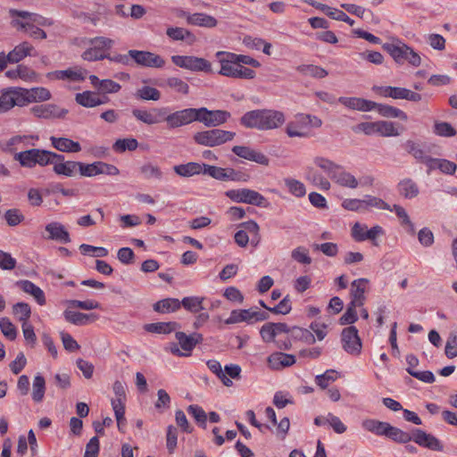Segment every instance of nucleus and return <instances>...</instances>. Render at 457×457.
<instances>
[{"instance_id": "obj_1", "label": "nucleus", "mask_w": 457, "mask_h": 457, "mask_svg": "<svg viewBox=\"0 0 457 457\" xmlns=\"http://www.w3.org/2000/svg\"><path fill=\"white\" fill-rule=\"evenodd\" d=\"M286 121L285 114L277 110L258 109L245 112L240 123L247 129L270 130L281 127Z\"/></svg>"}, {"instance_id": "obj_2", "label": "nucleus", "mask_w": 457, "mask_h": 457, "mask_svg": "<svg viewBox=\"0 0 457 457\" xmlns=\"http://www.w3.org/2000/svg\"><path fill=\"white\" fill-rule=\"evenodd\" d=\"M313 163L337 186L349 189H356L359 187L357 178L333 161L322 156H316L313 158Z\"/></svg>"}, {"instance_id": "obj_3", "label": "nucleus", "mask_w": 457, "mask_h": 457, "mask_svg": "<svg viewBox=\"0 0 457 457\" xmlns=\"http://www.w3.org/2000/svg\"><path fill=\"white\" fill-rule=\"evenodd\" d=\"M54 158L58 160L62 159V154L39 148L21 151L16 153L13 156V159L18 162L21 167L29 169H32L36 167V165L41 167L47 166L50 162H54Z\"/></svg>"}, {"instance_id": "obj_4", "label": "nucleus", "mask_w": 457, "mask_h": 457, "mask_svg": "<svg viewBox=\"0 0 457 457\" xmlns=\"http://www.w3.org/2000/svg\"><path fill=\"white\" fill-rule=\"evenodd\" d=\"M9 15L12 19L11 25L17 30L27 31L30 25L37 24L43 27H50L54 25V21L51 18L44 17L36 12L28 11L10 9Z\"/></svg>"}, {"instance_id": "obj_5", "label": "nucleus", "mask_w": 457, "mask_h": 457, "mask_svg": "<svg viewBox=\"0 0 457 457\" xmlns=\"http://www.w3.org/2000/svg\"><path fill=\"white\" fill-rule=\"evenodd\" d=\"M235 136L236 133L233 131L213 129L196 132L194 135V140L198 145L215 147L231 141Z\"/></svg>"}, {"instance_id": "obj_6", "label": "nucleus", "mask_w": 457, "mask_h": 457, "mask_svg": "<svg viewBox=\"0 0 457 457\" xmlns=\"http://www.w3.org/2000/svg\"><path fill=\"white\" fill-rule=\"evenodd\" d=\"M384 49L386 50L397 63L408 62L415 67L420 66L421 63V58L419 54L403 43L386 44L384 45Z\"/></svg>"}, {"instance_id": "obj_7", "label": "nucleus", "mask_w": 457, "mask_h": 457, "mask_svg": "<svg viewBox=\"0 0 457 457\" xmlns=\"http://www.w3.org/2000/svg\"><path fill=\"white\" fill-rule=\"evenodd\" d=\"M175 337L180 348L177 344H171L170 346V351L172 354L180 357L190 356L195 346L203 341V336L199 333L187 335L184 332L177 331Z\"/></svg>"}, {"instance_id": "obj_8", "label": "nucleus", "mask_w": 457, "mask_h": 457, "mask_svg": "<svg viewBox=\"0 0 457 457\" xmlns=\"http://www.w3.org/2000/svg\"><path fill=\"white\" fill-rule=\"evenodd\" d=\"M225 195L235 203H242L259 207H267L269 203L259 192L250 188L230 189L225 192Z\"/></svg>"}, {"instance_id": "obj_9", "label": "nucleus", "mask_w": 457, "mask_h": 457, "mask_svg": "<svg viewBox=\"0 0 457 457\" xmlns=\"http://www.w3.org/2000/svg\"><path fill=\"white\" fill-rule=\"evenodd\" d=\"M230 116V112L224 110L210 111L205 107L195 108V121L202 122L209 128L224 124Z\"/></svg>"}, {"instance_id": "obj_10", "label": "nucleus", "mask_w": 457, "mask_h": 457, "mask_svg": "<svg viewBox=\"0 0 457 457\" xmlns=\"http://www.w3.org/2000/svg\"><path fill=\"white\" fill-rule=\"evenodd\" d=\"M171 61L176 66L191 71H203L206 73L212 71V63L202 57L194 55H172Z\"/></svg>"}, {"instance_id": "obj_11", "label": "nucleus", "mask_w": 457, "mask_h": 457, "mask_svg": "<svg viewBox=\"0 0 457 457\" xmlns=\"http://www.w3.org/2000/svg\"><path fill=\"white\" fill-rule=\"evenodd\" d=\"M23 96V87H10L3 89L0 94V113L7 112L14 106H26Z\"/></svg>"}, {"instance_id": "obj_12", "label": "nucleus", "mask_w": 457, "mask_h": 457, "mask_svg": "<svg viewBox=\"0 0 457 457\" xmlns=\"http://www.w3.org/2000/svg\"><path fill=\"white\" fill-rule=\"evenodd\" d=\"M372 90L383 97H391L393 99H404L412 102H420L421 95L415 93L410 89L400 87L390 86H374Z\"/></svg>"}, {"instance_id": "obj_13", "label": "nucleus", "mask_w": 457, "mask_h": 457, "mask_svg": "<svg viewBox=\"0 0 457 457\" xmlns=\"http://www.w3.org/2000/svg\"><path fill=\"white\" fill-rule=\"evenodd\" d=\"M269 318L268 313L260 312L257 308H250L244 310H233L229 317L225 320V324H236L239 322L253 323V321H262Z\"/></svg>"}, {"instance_id": "obj_14", "label": "nucleus", "mask_w": 457, "mask_h": 457, "mask_svg": "<svg viewBox=\"0 0 457 457\" xmlns=\"http://www.w3.org/2000/svg\"><path fill=\"white\" fill-rule=\"evenodd\" d=\"M128 55L140 66L148 68H162L165 65V60L152 52L129 50Z\"/></svg>"}, {"instance_id": "obj_15", "label": "nucleus", "mask_w": 457, "mask_h": 457, "mask_svg": "<svg viewBox=\"0 0 457 457\" xmlns=\"http://www.w3.org/2000/svg\"><path fill=\"white\" fill-rule=\"evenodd\" d=\"M343 349L349 354L359 355L361 352V341L358 335V329L350 326L343 329L341 334Z\"/></svg>"}, {"instance_id": "obj_16", "label": "nucleus", "mask_w": 457, "mask_h": 457, "mask_svg": "<svg viewBox=\"0 0 457 457\" xmlns=\"http://www.w3.org/2000/svg\"><path fill=\"white\" fill-rule=\"evenodd\" d=\"M29 111L35 117L46 120L63 119L69 112L67 109L54 104L34 105Z\"/></svg>"}, {"instance_id": "obj_17", "label": "nucleus", "mask_w": 457, "mask_h": 457, "mask_svg": "<svg viewBox=\"0 0 457 457\" xmlns=\"http://www.w3.org/2000/svg\"><path fill=\"white\" fill-rule=\"evenodd\" d=\"M215 56L220 65L219 74L234 79L237 72V68L239 64L237 54L219 51L216 53Z\"/></svg>"}, {"instance_id": "obj_18", "label": "nucleus", "mask_w": 457, "mask_h": 457, "mask_svg": "<svg viewBox=\"0 0 457 457\" xmlns=\"http://www.w3.org/2000/svg\"><path fill=\"white\" fill-rule=\"evenodd\" d=\"M420 446L430 449L432 451L441 452L444 449V445L441 441L431 434H428L425 431L415 428L412 431V439Z\"/></svg>"}, {"instance_id": "obj_19", "label": "nucleus", "mask_w": 457, "mask_h": 457, "mask_svg": "<svg viewBox=\"0 0 457 457\" xmlns=\"http://www.w3.org/2000/svg\"><path fill=\"white\" fill-rule=\"evenodd\" d=\"M166 114L165 108H153L149 111L133 109L132 115L139 121L146 125H154L161 122Z\"/></svg>"}, {"instance_id": "obj_20", "label": "nucleus", "mask_w": 457, "mask_h": 457, "mask_svg": "<svg viewBox=\"0 0 457 457\" xmlns=\"http://www.w3.org/2000/svg\"><path fill=\"white\" fill-rule=\"evenodd\" d=\"M163 120L167 121L169 128L174 129L195 121V108H187L172 112Z\"/></svg>"}, {"instance_id": "obj_21", "label": "nucleus", "mask_w": 457, "mask_h": 457, "mask_svg": "<svg viewBox=\"0 0 457 457\" xmlns=\"http://www.w3.org/2000/svg\"><path fill=\"white\" fill-rule=\"evenodd\" d=\"M203 174H207L212 178L221 181L241 180L239 172H237L233 169H224L221 167L212 166L204 163L203 168Z\"/></svg>"}, {"instance_id": "obj_22", "label": "nucleus", "mask_w": 457, "mask_h": 457, "mask_svg": "<svg viewBox=\"0 0 457 457\" xmlns=\"http://www.w3.org/2000/svg\"><path fill=\"white\" fill-rule=\"evenodd\" d=\"M232 152L240 158L254 162L262 165H269V158L262 153L245 145H235Z\"/></svg>"}, {"instance_id": "obj_23", "label": "nucleus", "mask_w": 457, "mask_h": 457, "mask_svg": "<svg viewBox=\"0 0 457 457\" xmlns=\"http://www.w3.org/2000/svg\"><path fill=\"white\" fill-rule=\"evenodd\" d=\"M337 101L348 109L360 112H370L376 106V102L361 97L341 96Z\"/></svg>"}, {"instance_id": "obj_24", "label": "nucleus", "mask_w": 457, "mask_h": 457, "mask_svg": "<svg viewBox=\"0 0 457 457\" xmlns=\"http://www.w3.org/2000/svg\"><path fill=\"white\" fill-rule=\"evenodd\" d=\"M62 159L58 160L56 158L54 159L53 164L54 171L58 175H63L66 177H75L79 174V162L75 161H66L64 162V156L62 155Z\"/></svg>"}, {"instance_id": "obj_25", "label": "nucleus", "mask_w": 457, "mask_h": 457, "mask_svg": "<svg viewBox=\"0 0 457 457\" xmlns=\"http://www.w3.org/2000/svg\"><path fill=\"white\" fill-rule=\"evenodd\" d=\"M369 283L367 278H358L352 282L351 284V302L352 305H360L362 306L365 302V292L366 286Z\"/></svg>"}, {"instance_id": "obj_26", "label": "nucleus", "mask_w": 457, "mask_h": 457, "mask_svg": "<svg viewBox=\"0 0 457 457\" xmlns=\"http://www.w3.org/2000/svg\"><path fill=\"white\" fill-rule=\"evenodd\" d=\"M50 142L53 147L63 153H79L81 151V145L79 142L73 141L68 137H50Z\"/></svg>"}, {"instance_id": "obj_27", "label": "nucleus", "mask_w": 457, "mask_h": 457, "mask_svg": "<svg viewBox=\"0 0 457 457\" xmlns=\"http://www.w3.org/2000/svg\"><path fill=\"white\" fill-rule=\"evenodd\" d=\"M46 231L48 232L47 239L55 240L62 243L71 242V237L65 227L60 222H50L46 226Z\"/></svg>"}, {"instance_id": "obj_28", "label": "nucleus", "mask_w": 457, "mask_h": 457, "mask_svg": "<svg viewBox=\"0 0 457 457\" xmlns=\"http://www.w3.org/2000/svg\"><path fill=\"white\" fill-rule=\"evenodd\" d=\"M23 95L26 105L30 103L47 101L51 99L52 96L50 91L42 87H32L29 89L23 88Z\"/></svg>"}, {"instance_id": "obj_29", "label": "nucleus", "mask_w": 457, "mask_h": 457, "mask_svg": "<svg viewBox=\"0 0 457 457\" xmlns=\"http://www.w3.org/2000/svg\"><path fill=\"white\" fill-rule=\"evenodd\" d=\"M37 53L35 47L29 42L23 41L17 45L11 52L10 58L12 63H17L27 56H37Z\"/></svg>"}, {"instance_id": "obj_30", "label": "nucleus", "mask_w": 457, "mask_h": 457, "mask_svg": "<svg viewBox=\"0 0 457 457\" xmlns=\"http://www.w3.org/2000/svg\"><path fill=\"white\" fill-rule=\"evenodd\" d=\"M397 191L405 199H413L419 195L420 187L412 179L405 178L398 182Z\"/></svg>"}, {"instance_id": "obj_31", "label": "nucleus", "mask_w": 457, "mask_h": 457, "mask_svg": "<svg viewBox=\"0 0 457 457\" xmlns=\"http://www.w3.org/2000/svg\"><path fill=\"white\" fill-rule=\"evenodd\" d=\"M268 363L271 369L280 370L295 364V357L293 354L274 353L268 357Z\"/></svg>"}, {"instance_id": "obj_32", "label": "nucleus", "mask_w": 457, "mask_h": 457, "mask_svg": "<svg viewBox=\"0 0 457 457\" xmlns=\"http://www.w3.org/2000/svg\"><path fill=\"white\" fill-rule=\"evenodd\" d=\"M64 319L67 322H70L76 326L86 325L89 322H93L97 319V316L94 313H82L74 312L67 309L63 312Z\"/></svg>"}, {"instance_id": "obj_33", "label": "nucleus", "mask_w": 457, "mask_h": 457, "mask_svg": "<svg viewBox=\"0 0 457 457\" xmlns=\"http://www.w3.org/2000/svg\"><path fill=\"white\" fill-rule=\"evenodd\" d=\"M16 285L26 294L30 295L34 297L36 302L39 305L46 304V296L44 291L34 283L29 280H20L16 283Z\"/></svg>"}, {"instance_id": "obj_34", "label": "nucleus", "mask_w": 457, "mask_h": 457, "mask_svg": "<svg viewBox=\"0 0 457 457\" xmlns=\"http://www.w3.org/2000/svg\"><path fill=\"white\" fill-rule=\"evenodd\" d=\"M5 76L11 79H21L28 82L36 81L37 79V73L25 65H18L14 69L8 70Z\"/></svg>"}, {"instance_id": "obj_35", "label": "nucleus", "mask_w": 457, "mask_h": 457, "mask_svg": "<svg viewBox=\"0 0 457 457\" xmlns=\"http://www.w3.org/2000/svg\"><path fill=\"white\" fill-rule=\"evenodd\" d=\"M218 21L212 15L205 12H195L191 17H188V25L197 26L206 29L215 28Z\"/></svg>"}, {"instance_id": "obj_36", "label": "nucleus", "mask_w": 457, "mask_h": 457, "mask_svg": "<svg viewBox=\"0 0 457 457\" xmlns=\"http://www.w3.org/2000/svg\"><path fill=\"white\" fill-rule=\"evenodd\" d=\"M53 75L57 79L82 81L86 79L87 71L79 67H75L72 69H67L63 71H56L53 73Z\"/></svg>"}, {"instance_id": "obj_37", "label": "nucleus", "mask_w": 457, "mask_h": 457, "mask_svg": "<svg viewBox=\"0 0 457 457\" xmlns=\"http://www.w3.org/2000/svg\"><path fill=\"white\" fill-rule=\"evenodd\" d=\"M374 110H377L379 115L386 118H398L401 120H407L408 116L407 114L392 105L384 104H378L376 103V106H374Z\"/></svg>"}, {"instance_id": "obj_38", "label": "nucleus", "mask_w": 457, "mask_h": 457, "mask_svg": "<svg viewBox=\"0 0 457 457\" xmlns=\"http://www.w3.org/2000/svg\"><path fill=\"white\" fill-rule=\"evenodd\" d=\"M428 172L434 170H439L445 174H453L456 171L457 165L446 159L432 158L428 160Z\"/></svg>"}, {"instance_id": "obj_39", "label": "nucleus", "mask_w": 457, "mask_h": 457, "mask_svg": "<svg viewBox=\"0 0 457 457\" xmlns=\"http://www.w3.org/2000/svg\"><path fill=\"white\" fill-rule=\"evenodd\" d=\"M75 100L79 104L87 108L96 107L105 103L92 91L78 93L75 96Z\"/></svg>"}, {"instance_id": "obj_40", "label": "nucleus", "mask_w": 457, "mask_h": 457, "mask_svg": "<svg viewBox=\"0 0 457 457\" xmlns=\"http://www.w3.org/2000/svg\"><path fill=\"white\" fill-rule=\"evenodd\" d=\"M180 328L175 321L150 323L145 326V329L151 333L170 334Z\"/></svg>"}, {"instance_id": "obj_41", "label": "nucleus", "mask_w": 457, "mask_h": 457, "mask_svg": "<svg viewBox=\"0 0 457 457\" xmlns=\"http://www.w3.org/2000/svg\"><path fill=\"white\" fill-rule=\"evenodd\" d=\"M306 179L320 190L328 191L331 188V182L329 179L321 173L314 170L312 168L309 169Z\"/></svg>"}, {"instance_id": "obj_42", "label": "nucleus", "mask_w": 457, "mask_h": 457, "mask_svg": "<svg viewBox=\"0 0 457 457\" xmlns=\"http://www.w3.org/2000/svg\"><path fill=\"white\" fill-rule=\"evenodd\" d=\"M180 301L176 298H165L154 304V310L160 313L174 312L180 309Z\"/></svg>"}, {"instance_id": "obj_43", "label": "nucleus", "mask_w": 457, "mask_h": 457, "mask_svg": "<svg viewBox=\"0 0 457 457\" xmlns=\"http://www.w3.org/2000/svg\"><path fill=\"white\" fill-rule=\"evenodd\" d=\"M405 150L411 154L416 160H418L420 162H423L428 166L429 162L428 160H431L432 157L428 156L426 152L422 149L420 144L408 140L405 143Z\"/></svg>"}, {"instance_id": "obj_44", "label": "nucleus", "mask_w": 457, "mask_h": 457, "mask_svg": "<svg viewBox=\"0 0 457 457\" xmlns=\"http://www.w3.org/2000/svg\"><path fill=\"white\" fill-rule=\"evenodd\" d=\"M204 164L197 162H187L174 166V171L181 177H192L203 173Z\"/></svg>"}, {"instance_id": "obj_45", "label": "nucleus", "mask_w": 457, "mask_h": 457, "mask_svg": "<svg viewBox=\"0 0 457 457\" xmlns=\"http://www.w3.org/2000/svg\"><path fill=\"white\" fill-rule=\"evenodd\" d=\"M363 199H364V211H370L372 209H376V210H386V211L393 212L392 207L380 197L371 195H364Z\"/></svg>"}, {"instance_id": "obj_46", "label": "nucleus", "mask_w": 457, "mask_h": 457, "mask_svg": "<svg viewBox=\"0 0 457 457\" xmlns=\"http://www.w3.org/2000/svg\"><path fill=\"white\" fill-rule=\"evenodd\" d=\"M388 424L389 423L385 421L367 419L362 421L361 426L365 430L369 432L374 433L378 436H386Z\"/></svg>"}, {"instance_id": "obj_47", "label": "nucleus", "mask_w": 457, "mask_h": 457, "mask_svg": "<svg viewBox=\"0 0 457 457\" xmlns=\"http://www.w3.org/2000/svg\"><path fill=\"white\" fill-rule=\"evenodd\" d=\"M296 71L304 76H310L315 79H323L328 76V71L314 64H301L296 67Z\"/></svg>"}, {"instance_id": "obj_48", "label": "nucleus", "mask_w": 457, "mask_h": 457, "mask_svg": "<svg viewBox=\"0 0 457 457\" xmlns=\"http://www.w3.org/2000/svg\"><path fill=\"white\" fill-rule=\"evenodd\" d=\"M166 35L172 40L189 39L191 42L195 40V35L188 29L180 27H170L166 30Z\"/></svg>"}, {"instance_id": "obj_49", "label": "nucleus", "mask_w": 457, "mask_h": 457, "mask_svg": "<svg viewBox=\"0 0 457 457\" xmlns=\"http://www.w3.org/2000/svg\"><path fill=\"white\" fill-rule=\"evenodd\" d=\"M125 401L126 399L114 398L112 400V407L117 420V426L120 431L122 430V426L125 424Z\"/></svg>"}, {"instance_id": "obj_50", "label": "nucleus", "mask_w": 457, "mask_h": 457, "mask_svg": "<svg viewBox=\"0 0 457 457\" xmlns=\"http://www.w3.org/2000/svg\"><path fill=\"white\" fill-rule=\"evenodd\" d=\"M161 92L153 87L144 86L137 89L135 96L144 101H158L161 99Z\"/></svg>"}, {"instance_id": "obj_51", "label": "nucleus", "mask_w": 457, "mask_h": 457, "mask_svg": "<svg viewBox=\"0 0 457 457\" xmlns=\"http://www.w3.org/2000/svg\"><path fill=\"white\" fill-rule=\"evenodd\" d=\"M385 436H387L390 439L401 444L408 443L412 439V435H410L409 433L396 427H393L390 424H388Z\"/></svg>"}, {"instance_id": "obj_52", "label": "nucleus", "mask_w": 457, "mask_h": 457, "mask_svg": "<svg viewBox=\"0 0 457 457\" xmlns=\"http://www.w3.org/2000/svg\"><path fill=\"white\" fill-rule=\"evenodd\" d=\"M204 300V297L187 296L180 301V303L187 311L196 313L204 309L203 305Z\"/></svg>"}, {"instance_id": "obj_53", "label": "nucleus", "mask_w": 457, "mask_h": 457, "mask_svg": "<svg viewBox=\"0 0 457 457\" xmlns=\"http://www.w3.org/2000/svg\"><path fill=\"white\" fill-rule=\"evenodd\" d=\"M46 392V381L41 375H37L34 378L32 384V399L36 403L43 401Z\"/></svg>"}, {"instance_id": "obj_54", "label": "nucleus", "mask_w": 457, "mask_h": 457, "mask_svg": "<svg viewBox=\"0 0 457 457\" xmlns=\"http://www.w3.org/2000/svg\"><path fill=\"white\" fill-rule=\"evenodd\" d=\"M285 186L290 194L295 197H303L306 194V188L303 182L292 178L284 179Z\"/></svg>"}, {"instance_id": "obj_55", "label": "nucleus", "mask_w": 457, "mask_h": 457, "mask_svg": "<svg viewBox=\"0 0 457 457\" xmlns=\"http://www.w3.org/2000/svg\"><path fill=\"white\" fill-rule=\"evenodd\" d=\"M377 134L381 137H397L400 135L399 130L395 123L387 120L377 121Z\"/></svg>"}, {"instance_id": "obj_56", "label": "nucleus", "mask_w": 457, "mask_h": 457, "mask_svg": "<svg viewBox=\"0 0 457 457\" xmlns=\"http://www.w3.org/2000/svg\"><path fill=\"white\" fill-rule=\"evenodd\" d=\"M209 370L214 373L226 386H231L233 385L232 380L228 378L222 370L221 364L217 360H209L207 361Z\"/></svg>"}, {"instance_id": "obj_57", "label": "nucleus", "mask_w": 457, "mask_h": 457, "mask_svg": "<svg viewBox=\"0 0 457 457\" xmlns=\"http://www.w3.org/2000/svg\"><path fill=\"white\" fill-rule=\"evenodd\" d=\"M12 313L23 324L28 322L31 309L28 303L21 302L12 306Z\"/></svg>"}, {"instance_id": "obj_58", "label": "nucleus", "mask_w": 457, "mask_h": 457, "mask_svg": "<svg viewBox=\"0 0 457 457\" xmlns=\"http://www.w3.org/2000/svg\"><path fill=\"white\" fill-rule=\"evenodd\" d=\"M337 378V373L334 370H328L321 375L315 377L316 384L321 388L326 389L331 383Z\"/></svg>"}, {"instance_id": "obj_59", "label": "nucleus", "mask_w": 457, "mask_h": 457, "mask_svg": "<svg viewBox=\"0 0 457 457\" xmlns=\"http://www.w3.org/2000/svg\"><path fill=\"white\" fill-rule=\"evenodd\" d=\"M166 85L173 89L174 91L182 94L187 95L189 93V86L183 79L177 77H170L166 79Z\"/></svg>"}, {"instance_id": "obj_60", "label": "nucleus", "mask_w": 457, "mask_h": 457, "mask_svg": "<svg viewBox=\"0 0 457 457\" xmlns=\"http://www.w3.org/2000/svg\"><path fill=\"white\" fill-rule=\"evenodd\" d=\"M79 251L84 255H91L95 257H105L109 253L108 250L104 247L94 246L87 244L80 245Z\"/></svg>"}, {"instance_id": "obj_61", "label": "nucleus", "mask_w": 457, "mask_h": 457, "mask_svg": "<svg viewBox=\"0 0 457 457\" xmlns=\"http://www.w3.org/2000/svg\"><path fill=\"white\" fill-rule=\"evenodd\" d=\"M140 172L145 179H155L161 180L162 179V172L161 169L152 163H145L140 168Z\"/></svg>"}, {"instance_id": "obj_62", "label": "nucleus", "mask_w": 457, "mask_h": 457, "mask_svg": "<svg viewBox=\"0 0 457 457\" xmlns=\"http://www.w3.org/2000/svg\"><path fill=\"white\" fill-rule=\"evenodd\" d=\"M187 412L194 417L200 427L206 428L207 414L202 407L195 404L189 405Z\"/></svg>"}, {"instance_id": "obj_63", "label": "nucleus", "mask_w": 457, "mask_h": 457, "mask_svg": "<svg viewBox=\"0 0 457 457\" xmlns=\"http://www.w3.org/2000/svg\"><path fill=\"white\" fill-rule=\"evenodd\" d=\"M137 145V141L135 138H124L116 140L112 145V148L115 152L122 153L126 150H136Z\"/></svg>"}, {"instance_id": "obj_64", "label": "nucleus", "mask_w": 457, "mask_h": 457, "mask_svg": "<svg viewBox=\"0 0 457 457\" xmlns=\"http://www.w3.org/2000/svg\"><path fill=\"white\" fill-rule=\"evenodd\" d=\"M445 354L450 359L457 356V330L452 331L449 335L445 345Z\"/></svg>"}]
</instances>
